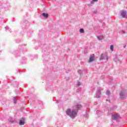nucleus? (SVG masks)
I'll use <instances>...</instances> for the list:
<instances>
[{
  "label": "nucleus",
  "instance_id": "nucleus-5",
  "mask_svg": "<svg viewBox=\"0 0 127 127\" xmlns=\"http://www.w3.org/2000/svg\"><path fill=\"white\" fill-rule=\"evenodd\" d=\"M95 61V58L94 57H89V59L88 60V62L89 63H90V62H93V61Z\"/></svg>",
  "mask_w": 127,
  "mask_h": 127
},
{
  "label": "nucleus",
  "instance_id": "nucleus-1",
  "mask_svg": "<svg viewBox=\"0 0 127 127\" xmlns=\"http://www.w3.org/2000/svg\"><path fill=\"white\" fill-rule=\"evenodd\" d=\"M66 113L68 116H70V117H76V115H77V111L75 110L71 111V110L67 109L66 111Z\"/></svg>",
  "mask_w": 127,
  "mask_h": 127
},
{
  "label": "nucleus",
  "instance_id": "nucleus-2",
  "mask_svg": "<svg viewBox=\"0 0 127 127\" xmlns=\"http://www.w3.org/2000/svg\"><path fill=\"white\" fill-rule=\"evenodd\" d=\"M121 14L122 17H123L124 18H127V11L124 10L121 11Z\"/></svg>",
  "mask_w": 127,
  "mask_h": 127
},
{
  "label": "nucleus",
  "instance_id": "nucleus-13",
  "mask_svg": "<svg viewBox=\"0 0 127 127\" xmlns=\"http://www.w3.org/2000/svg\"><path fill=\"white\" fill-rule=\"evenodd\" d=\"M93 1H98V0H92V2H93Z\"/></svg>",
  "mask_w": 127,
  "mask_h": 127
},
{
  "label": "nucleus",
  "instance_id": "nucleus-3",
  "mask_svg": "<svg viewBox=\"0 0 127 127\" xmlns=\"http://www.w3.org/2000/svg\"><path fill=\"white\" fill-rule=\"evenodd\" d=\"M103 54H102L100 60H104V59H106V60H108L109 59V57L107 55H106L105 57H103Z\"/></svg>",
  "mask_w": 127,
  "mask_h": 127
},
{
  "label": "nucleus",
  "instance_id": "nucleus-4",
  "mask_svg": "<svg viewBox=\"0 0 127 127\" xmlns=\"http://www.w3.org/2000/svg\"><path fill=\"white\" fill-rule=\"evenodd\" d=\"M112 118L114 120H119V119H120V116H119L118 114H116L113 115Z\"/></svg>",
  "mask_w": 127,
  "mask_h": 127
},
{
  "label": "nucleus",
  "instance_id": "nucleus-10",
  "mask_svg": "<svg viewBox=\"0 0 127 127\" xmlns=\"http://www.w3.org/2000/svg\"><path fill=\"white\" fill-rule=\"evenodd\" d=\"M110 49L111 51H114V45H112L110 46Z\"/></svg>",
  "mask_w": 127,
  "mask_h": 127
},
{
  "label": "nucleus",
  "instance_id": "nucleus-7",
  "mask_svg": "<svg viewBox=\"0 0 127 127\" xmlns=\"http://www.w3.org/2000/svg\"><path fill=\"white\" fill-rule=\"evenodd\" d=\"M75 108L77 110H80V109L82 108V106L80 105H76Z\"/></svg>",
  "mask_w": 127,
  "mask_h": 127
},
{
  "label": "nucleus",
  "instance_id": "nucleus-12",
  "mask_svg": "<svg viewBox=\"0 0 127 127\" xmlns=\"http://www.w3.org/2000/svg\"><path fill=\"white\" fill-rule=\"evenodd\" d=\"M106 94H107V95H110V94H111V93L110 92V91H107L106 92Z\"/></svg>",
  "mask_w": 127,
  "mask_h": 127
},
{
  "label": "nucleus",
  "instance_id": "nucleus-8",
  "mask_svg": "<svg viewBox=\"0 0 127 127\" xmlns=\"http://www.w3.org/2000/svg\"><path fill=\"white\" fill-rule=\"evenodd\" d=\"M42 15H43V16H44V17H46V18L48 17V14H47L46 13H43L42 14Z\"/></svg>",
  "mask_w": 127,
  "mask_h": 127
},
{
  "label": "nucleus",
  "instance_id": "nucleus-11",
  "mask_svg": "<svg viewBox=\"0 0 127 127\" xmlns=\"http://www.w3.org/2000/svg\"><path fill=\"white\" fill-rule=\"evenodd\" d=\"M80 33H84V29H80Z\"/></svg>",
  "mask_w": 127,
  "mask_h": 127
},
{
  "label": "nucleus",
  "instance_id": "nucleus-6",
  "mask_svg": "<svg viewBox=\"0 0 127 127\" xmlns=\"http://www.w3.org/2000/svg\"><path fill=\"white\" fill-rule=\"evenodd\" d=\"M125 95H126V93H125V92L121 91L120 94V98H124V97H125Z\"/></svg>",
  "mask_w": 127,
  "mask_h": 127
},
{
  "label": "nucleus",
  "instance_id": "nucleus-14",
  "mask_svg": "<svg viewBox=\"0 0 127 127\" xmlns=\"http://www.w3.org/2000/svg\"><path fill=\"white\" fill-rule=\"evenodd\" d=\"M98 40H102V39H100V37H97Z\"/></svg>",
  "mask_w": 127,
  "mask_h": 127
},
{
  "label": "nucleus",
  "instance_id": "nucleus-9",
  "mask_svg": "<svg viewBox=\"0 0 127 127\" xmlns=\"http://www.w3.org/2000/svg\"><path fill=\"white\" fill-rule=\"evenodd\" d=\"M19 124L20 125V126H23V125H24V121L22 120H20Z\"/></svg>",
  "mask_w": 127,
  "mask_h": 127
}]
</instances>
